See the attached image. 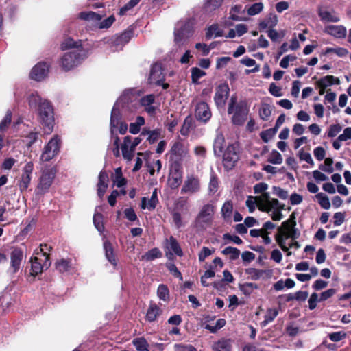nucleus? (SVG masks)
I'll list each match as a JSON object with an SVG mask.
<instances>
[{"instance_id": "nucleus-33", "label": "nucleus", "mask_w": 351, "mask_h": 351, "mask_svg": "<svg viewBox=\"0 0 351 351\" xmlns=\"http://www.w3.org/2000/svg\"><path fill=\"white\" fill-rule=\"evenodd\" d=\"M102 17L103 15L94 12H82L79 14L80 19L88 21H99Z\"/></svg>"}, {"instance_id": "nucleus-46", "label": "nucleus", "mask_w": 351, "mask_h": 351, "mask_svg": "<svg viewBox=\"0 0 351 351\" xmlns=\"http://www.w3.org/2000/svg\"><path fill=\"white\" fill-rule=\"evenodd\" d=\"M271 114L270 106L267 104H263L259 110V117L262 120L267 121Z\"/></svg>"}, {"instance_id": "nucleus-50", "label": "nucleus", "mask_w": 351, "mask_h": 351, "mask_svg": "<svg viewBox=\"0 0 351 351\" xmlns=\"http://www.w3.org/2000/svg\"><path fill=\"white\" fill-rule=\"evenodd\" d=\"M263 10V4L261 2L255 3L252 4V5L247 7L246 10L247 12V14L249 16H254L260 12H261Z\"/></svg>"}, {"instance_id": "nucleus-57", "label": "nucleus", "mask_w": 351, "mask_h": 351, "mask_svg": "<svg viewBox=\"0 0 351 351\" xmlns=\"http://www.w3.org/2000/svg\"><path fill=\"white\" fill-rule=\"evenodd\" d=\"M166 266L169 272L174 277L179 278L180 280H183V277L181 272L178 270V269L173 263H167Z\"/></svg>"}, {"instance_id": "nucleus-63", "label": "nucleus", "mask_w": 351, "mask_h": 351, "mask_svg": "<svg viewBox=\"0 0 351 351\" xmlns=\"http://www.w3.org/2000/svg\"><path fill=\"white\" fill-rule=\"evenodd\" d=\"M328 338L333 342H338L346 338V334L343 331H338L328 335Z\"/></svg>"}, {"instance_id": "nucleus-40", "label": "nucleus", "mask_w": 351, "mask_h": 351, "mask_svg": "<svg viewBox=\"0 0 351 351\" xmlns=\"http://www.w3.org/2000/svg\"><path fill=\"white\" fill-rule=\"evenodd\" d=\"M112 181L114 185L120 188L126 184L125 179L123 177L122 170L121 168L115 169L114 176L112 178Z\"/></svg>"}, {"instance_id": "nucleus-49", "label": "nucleus", "mask_w": 351, "mask_h": 351, "mask_svg": "<svg viewBox=\"0 0 351 351\" xmlns=\"http://www.w3.org/2000/svg\"><path fill=\"white\" fill-rule=\"evenodd\" d=\"M56 269L61 273L68 271L71 267L70 261L68 259H61L56 263Z\"/></svg>"}, {"instance_id": "nucleus-24", "label": "nucleus", "mask_w": 351, "mask_h": 351, "mask_svg": "<svg viewBox=\"0 0 351 351\" xmlns=\"http://www.w3.org/2000/svg\"><path fill=\"white\" fill-rule=\"evenodd\" d=\"M247 6L243 8L242 5H235L231 8L229 12V18L234 21H246L247 18L243 17V14H245Z\"/></svg>"}, {"instance_id": "nucleus-17", "label": "nucleus", "mask_w": 351, "mask_h": 351, "mask_svg": "<svg viewBox=\"0 0 351 351\" xmlns=\"http://www.w3.org/2000/svg\"><path fill=\"white\" fill-rule=\"evenodd\" d=\"M23 252L19 248L14 249L10 254V268L12 273H16L20 267L23 259Z\"/></svg>"}, {"instance_id": "nucleus-59", "label": "nucleus", "mask_w": 351, "mask_h": 351, "mask_svg": "<svg viewBox=\"0 0 351 351\" xmlns=\"http://www.w3.org/2000/svg\"><path fill=\"white\" fill-rule=\"evenodd\" d=\"M276 228V225L271 222L270 221H267L265 223H263L262 228H261V237H265V235L269 236L270 234V230H274Z\"/></svg>"}, {"instance_id": "nucleus-41", "label": "nucleus", "mask_w": 351, "mask_h": 351, "mask_svg": "<svg viewBox=\"0 0 351 351\" xmlns=\"http://www.w3.org/2000/svg\"><path fill=\"white\" fill-rule=\"evenodd\" d=\"M265 271L256 268H247L245 269V274H247L253 280H259L265 274Z\"/></svg>"}, {"instance_id": "nucleus-20", "label": "nucleus", "mask_w": 351, "mask_h": 351, "mask_svg": "<svg viewBox=\"0 0 351 351\" xmlns=\"http://www.w3.org/2000/svg\"><path fill=\"white\" fill-rule=\"evenodd\" d=\"M156 97L153 94L147 95L141 98L140 103L144 107L145 112L150 116L156 114V108L153 106Z\"/></svg>"}, {"instance_id": "nucleus-54", "label": "nucleus", "mask_w": 351, "mask_h": 351, "mask_svg": "<svg viewBox=\"0 0 351 351\" xmlns=\"http://www.w3.org/2000/svg\"><path fill=\"white\" fill-rule=\"evenodd\" d=\"M205 75L206 73L197 67H193L191 69V80L194 84H198L199 80Z\"/></svg>"}, {"instance_id": "nucleus-39", "label": "nucleus", "mask_w": 351, "mask_h": 351, "mask_svg": "<svg viewBox=\"0 0 351 351\" xmlns=\"http://www.w3.org/2000/svg\"><path fill=\"white\" fill-rule=\"evenodd\" d=\"M233 211V204L231 201H226L221 208V215L225 220L230 219Z\"/></svg>"}, {"instance_id": "nucleus-30", "label": "nucleus", "mask_w": 351, "mask_h": 351, "mask_svg": "<svg viewBox=\"0 0 351 351\" xmlns=\"http://www.w3.org/2000/svg\"><path fill=\"white\" fill-rule=\"evenodd\" d=\"M104 249L105 251L106 258L114 266V267H116L117 265V260L114 253L112 244L108 241H104Z\"/></svg>"}, {"instance_id": "nucleus-64", "label": "nucleus", "mask_w": 351, "mask_h": 351, "mask_svg": "<svg viewBox=\"0 0 351 351\" xmlns=\"http://www.w3.org/2000/svg\"><path fill=\"white\" fill-rule=\"evenodd\" d=\"M175 351H197L191 344L176 343L174 345Z\"/></svg>"}, {"instance_id": "nucleus-26", "label": "nucleus", "mask_w": 351, "mask_h": 351, "mask_svg": "<svg viewBox=\"0 0 351 351\" xmlns=\"http://www.w3.org/2000/svg\"><path fill=\"white\" fill-rule=\"evenodd\" d=\"M158 202V199L157 196V191L156 189H154L151 198L148 200V202L147 201V198L145 197L141 199V208L142 209L147 208L149 210H153L156 208Z\"/></svg>"}, {"instance_id": "nucleus-10", "label": "nucleus", "mask_w": 351, "mask_h": 351, "mask_svg": "<svg viewBox=\"0 0 351 351\" xmlns=\"http://www.w3.org/2000/svg\"><path fill=\"white\" fill-rule=\"evenodd\" d=\"M56 173V171L53 168L43 171L37 186V190L40 193H44L48 191L53 183Z\"/></svg>"}, {"instance_id": "nucleus-31", "label": "nucleus", "mask_w": 351, "mask_h": 351, "mask_svg": "<svg viewBox=\"0 0 351 351\" xmlns=\"http://www.w3.org/2000/svg\"><path fill=\"white\" fill-rule=\"evenodd\" d=\"M213 36L219 37L223 36V31L219 28L218 24H213L206 29V38L210 39Z\"/></svg>"}, {"instance_id": "nucleus-29", "label": "nucleus", "mask_w": 351, "mask_h": 351, "mask_svg": "<svg viewBox=\"0 0 351 351\" xmlns=\"http://www.w3.org/2000/svg\"><path fill=\"white\" fill-rule=\"evenodd\" d=\"M225 138L221 133H217L213 142V152L216 156H221L223 152Z\"/></svg>"}, {"instance_id": "nucleus-43", "label": "nucleus", "mask_w": 351, "mask_h": 351, "mask_svg": "<svg viewBox=\"0 0 351 351\" xmlns=\"http://www.w3.org/2000/svg\"><path fill=\"white\" fill-rule=\"evenodd\" d=\"M222 254L229 256L231 261H234L239 257L240 250L236 247L228 246L222 250Z\"/></svg>"}, {"instance_id": "nucleus-14", "label": "nucleus", "mask_w": 351, "mask_h": 351, "mask_svg": "<svg viewBox=\"0 0 351 351\" xmlns=\"http://www.w3.org/2000/svg\"><path fill=\"white\" fill-rule=\"evenodd\" d=\"M195 115L197 120L206 123L210 120L212 113L209 106L204 101H200L197 104L195 107Z\"/></svg>"}, {"instance_id": "nucleus-11", "label": "nucleus", "mask_w": 351, "mask_h": 351, "mask_svg": "<svg viewBox=\"0 0 351 351\" xmlns=\"http://www.w3.org/2000/svg\"><path fill=\"white\" fill-rule=\"evenodd\" d=\"M200 181L195 175L188 176L181 189L182 194H194L200 190Z\"/></svg>"}, {"instance_id": "nucleus-22", "label": "nucleus", "mask_w": 351, "mask_h": 351, "mask_svg": "<svg viewBox=\"0 0 351 351\" xmlns=\"http://www.w3.org/2000/svg\"><path fill=\"white\" fill-rule=\"evenodd\" d=\"M278 17L274 13L268 14L262 21L258 23L259 30L264 31L267 28L268 29L274 28L278 24Z\"/></svg>"}, {"instance_id": "nucleus-6", "label": "nucleus", "mask_w": 351, "mask_h": 351, "mask_svg": "<svg viewBox=\"0 0 351 351\" xmlns=\"http://www.w3.org/2000/svg\"><path fill=\"white\" fill-rule=\"evenodd\" d=\"M214 213L215 206L213 204H204L195 218L196 227L204 228L210 225L213 221Z\"/></svg>"}, {"instance_id": "nucleus-25", "label": "nucleus", "mask_w": 351, "mask_h": 351, "mask_svg": "<svg viewBox=\"0 0 351 351\" xmlns=\"http://www.w3.org/2000/svg\"><path fill=\"white\" fill-rule=\"evenodd\" d=\"M232 341L226 338L218 340L212 346L213 351H232Z\"/></svg>"}, {"instance_id": "nucleus-9", "label": "nucleus", "mask_w": 351, "mask_h": 351, "mask_svg": "<svg viewBox=\"0 0 351 351\" xmlns=\"http://www.w3.org/2000/svg\"><path fill=\"white\" fill-rule=\"evenodd\" d=\"M60 147V139L56 136L52 138L47 145L45 146V149L40 156L43 161H49L59 152Z\"/></svg>"}, {"instance_id": "nucleus-23", "label": "nucleus", "mask_w": 351, "mask_h": 351, "mask_svg": "<svg viewBox=\"0 0 351 351\" xmlns=\"http://www.w3.org/2000/svg\"><path fill=\"white\" fill-rule=\"evenodd\" d=\"M97 183V195L102 199L108 188V176L105 171H100Z\"/></svg>"}, {"instance_id": "nucleus-8", "label": "nucleus", "mask_w": 351, "mask_h": 351, "mask_svg": "<svg viewBox=\"0 0 351 351\" xmlns=\"http://www.w3.org/2000/svg\"><path fill=\"white\" fill-rule=\"evenodd\" d=\"M188 154L184 145L180 142H176L170 150V159L173 162L172 167L178 171L180 167V162Z\"/></svg>"}, {"instance_id": "nucleus-45", "label": "nucleus", "mask_w": 351, "mask_h": 351, "mask_svg": "<svg viewBox=\"0 0 351 351\" xmlns=\"http://www.w3.org/2000/svg\"><path fill=\"white\" fill-rule=\"evenodd\" d=\"M103 215L96 212L93 216V223L96 229L100 232L102 233L104 231V225L103 222Z\"/></svg>"}, {"instance_id": "nucleus-32", "label": "nucleus", "mask_w": 351, "mask_h": 351, "mask_svg": "<svg viewBox=\"0 0 351 351\" xmlns=\"http://www.w3.org/2000/svg\"><path fill=\"white\" fill-rule=\"evenodd\" d=\"M132 343L137 351H149L148 349L149 344L143 337L134 338Z\"/></svg>"}, {"instance_id": "nucleus-7", "label": "nucleus", "mask_w": 351, "mask_h": 351, "mask_svg": "<svg viewBox=\"0 0 351 351\" xmlns=\"http://www.w3.org/2000/svg\"><path fill=\"white\" fill-rule=\"evenodd\" d=\"M223 165L227 170L232 169L239 159V153L235 145L230 144L223 152Z\"/></svg>"}, {"instance_id": "nucleus-51", "label": "nucleus", "mask_w": 351, "mask_h": 351, "mask_svg": "<svg viewBox=\"0 0 351 351\" xmlns=\"http://www.w3.org/2000/svg\"><path fill=\"white\" fill-rule=\"evenodd\" d=\"M223 0H206L204 8L206 12H213L219 8Z\"/></svg>"}, {"instance_id": "nucleus-13", "label": "nucleus", "mask_w": 351, "mask_h": 351, "mask_svg": "<svg viewBox=\"0 0 351 351\" xmlns=\"http://www.w3.org/2000/svg\"><path fill=\"white\" fill-rule=\"evenodd\" d=\"M133 36L132 30H126L119 35H116L111 38L112 47L114 49L112 51H118L121 49L122 47L127 44Z\"/></svg>"}, {"instance_id": "nucleus-18", "label": "nucleus", "mask_w": 351, "mask_h": 351, "mask_svg": "<svg viewBox=\"0 0 351 351\" xmlns=\"http://www.w3.org/2000/svg\"><path fill=\"white\" fill-rule=\"evenodd\" d=\"M164 80L162 67L159 64H154L152 66L150 74L148 79L149 84L160 85Z\"/></svg>"}, {"instance_id": "nucleus-58", "label": "nucleus", "mask_w": 351, "mask_h": 351, "mask_svg": "<svg viewBox=\"0 0 351 351\" xmlns=\"http://www.w3.org/2000/svg\"><path fill=\"white\" fill-rule=\"evenodd\" d=\"M141 0H130L125 5L121 8L119 15L123 16L128 10L135 7Z\"/></svg>"}, {"instance_id": "nucleus-35", "label": "nucleus", "mask_w": 351, "mask_h": 351, "mask_svg": "<svg viewBox=\"0 0 351 351\" xmlns=\"http://www.w3.org/2000/svg\"><path fill=\"white\" fill-rule=\"evenodd\" d=\"M162 254L161 251L157 247H154L143 254L141 259L146 261H152L156 258L162 257Z\"/></svg>"}, {"instance_id": "nucleus-36", "label": "nucleus", "mask_w": 351, "mask_h": 351, "mask_svg": "<svg viewBox=\"0 0 351 351\" xmlns=\"http://www.w3.org/2000/svg\"><path fill=\"white\" fill-rule=\"evenodd\" d=\"M219 188V180L218 178L213 171V169H211L210 171V182H209V186H208V191L210 194H215Z\"/></svg>"}, {"instance_id": "nucleus-60", "label": "nucleus", "mask_w": 351, "mask_h": 351, "mask_svg": "<svg viewBox=\"0 0 351 351\" xmlns=\"http://www.w3.org/2000/svg\"><path fill=\"white\" fill-rule=\"evenodd\" d=\"M332 159L330 158H327L325 159L324 164L319 165V169L327 173H332L333 167H332Z\"/></svg>"}, {"instance_id": "nucleus-3", "label": "nucleus", "mask_w": 351, "mask_h": 351, "mask_svg": "<svg viewBox=\"0 0 351 351\" xmlns=\"http://www.w3.org/2000/svg\"><path fill=\"white\" fill-rule=\"evenodd\" d=\"M193 32V23L190 20L179 21L174 29V41L178 46L184 45Z\"/></svg>"}, {"instance_id": "nucleus-15", "label": "nucleus", "mask_w": 351, "mask_h": 351, "mask_svg": "<svg viewBox=\"0 0 351 351\" xmlns=\"http://www.w3.org/2000/svg\"><path fill=\"white\" fill-rule=\"evenodd\" d=\"M230 92L229 86L224 83L218 86L216 88L214 100L217 106H223L228 99Z\"/></svg>"}, {"instance_id": "nucleus-52", "label": "nucleus", "mask_w": 351, "mask_h": 351, "mask_svg": "<svg viewBox=\"0 0 351 351\" xmlns=\"http://www.w3.org/2000/svg\"><path fill=\"white\" fill-rule=\"evenodd\" d=\"M267 161L271 164L280 165L282 162V155L278 151L274 149L270 153Z\"/></svg>"}, {"instance_id": "nucleus-42", "label": "nucleus", "mask_w": 351, "mask_h": 351, "mask_svg": "<svg viewBox=\"0 0 351 351\" xmlns=\"http://www.w3.org/2000/svg\"><path fill=\"white\" fill-rule=\"evenodd\" d=\"M257 289H258V285L252 282H245L239 285L240 291L246 296L251 295L253 291Z\"/></svg>"}, {"instance_id": "nucleus-53", "label": "nucleus", "mask_w": 351, "mask_h": 351, "mask_svg": "<svg viewBox=\"0 0 351 351\" xmlns=\"http://www.w3.org/2000/svg\"><path fill=\"white\" fill-rule=\"evenodd\" d=\"M264 197L265 200L267 202V208H269L268 212L271 211L273 208H278L281 206H280L279 201L277 199H270L269 195L268 193H264Z\"/></svg>"}, {"instance_id": "nucleus-62", "label": "nucleus", "mask_w": 351, "mask_h": 351, "mask_svg": "<svg viewBox=\"0 0 351 351\" xmlns=\"http://www.w3.org/2000/svg\"><path fill=\"white\" fill-rule=\"evenodd\" d=\"M264 193L262 194L261 196L256 197V206H258V209L261 211H265L268 213L269 208L267 206V202L265 200L264 197Z\"/></svg>"}, {"instance_id": "nucleus-2", "label": "nucleus", "mask_w": 351, "mask_h": 351, "mask_svg": "<svg viewBox=\"0 0 351 351\" xmlns=\"http://www.w3.org/2000/svg\"><path fill=\"white\" fill-rule=\"evenodd\" d=\"M237 97L232 95L230 99L228 113L232 114V122L234 125H242L247 120L249 113V107L245 100L237 102Z\"/></svg>"}, {"instance_id": "nucleus-61", "label": "nucleus", "mask_w": 351, "mask_h": 351, "mask_svg": "<svg viewBox=\"0 0 351 351\" xmlns=\"http://www.w3.org/2000/svg\"><path fill=\"white\" fill-rule=\"evenodd\" d=\"M75 48L80 49L77 42H75L71 38H68L61 44V49L66 50L68 49Z\"/></svg>"}, {"instance_id": "nucleus-16", "label": "nucleus", "mask_w": 351, "mask_h": 351, "mask_svg": "<svg viewBox=\"0 0 351 351\" xmlns=\"http://www.w3.org/2000/svg\"><path fill=\"white\" fill-rule=\"evenodd\" d=\"M48 71V64L45 62H39L32 69L30 76L34 80L41 81L47 76Z\"/></svg>"}, {"instance_id": "nucleus-5", "label": "nucleus", "mask_w": 351, "mask_h": 351, "mask_svg": "<svg viewBox=\"0 0 351 351\" xmlns=\"http://www.w3.org/2000/svg\"><path fill=\"white\" fill-rule=\"evenodd\" d=\"M85 58L84 51L82 49L65 53L61 58V66L65 71H69L79 65Z\"/></svg>"}, {"instance_id": "nucleus-56", "label": "nucleus", "mask_w": 351, "mask_h": 351, "mask_svg": "<svg viewBox=\"0 0 351 351\" xmlns=\"http://www.w3.org/2000/svg\"><path fill=\"white\" fill-rule=\"evenodd\" d=\"M141 134L142 135L148 134L147 141L150 143H154L158 139L160 133V131L158 130H154L152 131H147V132H146L145 130H143Z\"/></svg>"}, {"instance_id": "nucleus-12", "label": "nucleus", "mask_w": 351, "mask_h": 351, "mask_svg": "<svg viewBox=\"0 0 351 351\" xmlns=\"http://www.w3.org/2000/svg\"><path fill=\"white\" fill-rule=\"evenodd\" d=\"M31 262V274L36 276L41 274L44 269H47L51 265V261L49 258L45 257L42 258L39 256H34L30 259Z\"/></svg>"}, {"instance_id": "nucleus-44", "label": "nucleus", "mask_w": 351, "mask_h": 351, "mask_svg": "<svg viewBox=\"0 0 351 351\" xmlns=\"http://www.w3.org/2000/svg\"><path fill=\"white\" fill-rule=\"evenodd\" d=\"M315 197L322 208L328 210L330 208V200L326 195L323 193H319L315 195Z\"/></svg>"}, {"instance_id": "nucleus-37", "label": "nucleus", "mask_w": 351, "mask_h": 351, "mask_svg": "<svg viewBox=\"0 0 351 351\" xmlns=\"http://www.w3.org/2000/svg\"><path fill=\"white\" fill-rule=\"evenodd\" d=\"M278 315V310L277 308H268L264 316V320L261 322L263 326H267L269 323L273 322Z\"/></svg>"}, {"instance_id": "nucleus-55", "label": "nucleus", "mask_w": 351, "mask_h": 351, "mask_svg": "<svg viewBox=\"0 0 351 351\" xmlns=\"http://www.w3.org/2000/svg\"><path fill=\"white\" fill-rule=\"evenodd\" d=\"M43 100L40 97L37 93H32L28 97V103L32 108H36L37 106L39 107L40 103H42Z\"/></svg>"}, {"instance_id": "nucleus-1", "label": "nucleus", "mask_w": 351, "mask_h": 351, "mask_svg": "<svg viewBox=\"0 0 351 351\" xmlns=\"http://www.w3.org/2000/svg\"><path fill=\"white\" fill-rule=\"evenodd\" d=\"M278 232L275 235V240L282 251L287 253V256L291 254L289 247L286 245L285 241L288 239L295 240L300 236V230L296 228L295 216L292 213L289 219L283 221L277 228Z\"/></svg>"}, {"instance_id": "nucleus-28", "label": "nucleus", "mask_w": 351, "mask_h": 351, "mask_svg": "<svg viewBox=\"0 0 351 351\" xmlns=\"http://www.w3.org/2000/svg\"><path fill=\"white\" fill-rule=\"evenodd\" d=\"M333 84H340V80L338 77L333 75H326L316 82L317 87L328 88Z\"/></svg>"}, {"instance_id": "nucleus-38", "label": "nucleus", "mask_w": 351, "mask_h": 351, "mask_svg": "<svg viewBox=\"0 0 351 351\" xmlns=\"http://www.w3.org/2000/svg\"><path fill=\"white\" fill-rule=\"evenodd\" d=\"M167 242L168 247L170 248L175 254H176L178 256H182L183 255L182 249L178 242L173 236H171L169 237Z\"/></svg>"}, {"instance_id": "nucleus-4", "label": "nucleus", "mask_w": 351, "mask_h": 351, "mask_svg": "<svg viewBox=\"0 0 351 351\" xmlns=\"http://www.w3.org/2000/svg\"><path fill=\"white\" fill-rule=\"evenodd\" d=\"M39 118L43 125L45 128L46 133L49 134L52 132L53 127V108L51 103L47 100H43L38 108Z\"/></svg>"}, {"instance_id": "nucleus-27", "label": "nucleus", "mask_w": 351, "mask_h": 351, "mask_svg": "<svg viewBox=\"0 0 351 351\" xmlns=\"http://www.w3.org/2000/svg\"><path fill=\"white\" fill-rule=\"evenodd\" d=\"M162 313V310L155 303H151L147 311L145 319L149 322H153Z\"/></svg>"}, {"instance_id": "nucleus-47", "label": "nucleus", "mask_w": 351, "mask_h": 351, "mask_svg": "<svg viewBox=\"0 0 351 351\" xmlns=\"http://www.w3.org/2000/svg\"><path fill=\"white\" fill-rule=\"evenodd\" d=\"M157 295L160 300L167 301L169 298V291L167 286L160 284L157 289Z\"/></svg>"}, {"instance_id": "nucleus-19", "label": "nucleus", "mask_w": 351, "mask_h": 351, "mask_svg": "<svg viewBox=\"0 0 351 351\" xmlns=\"http://www.w3.org/2000/svg\"><path fill=\"white\" fill-rule=\"evenodd\" d=\"M318 16L322 21L326 23H337L340 21L339 14L333 10H328L319 8L318 10Z\"/></svg>"}, {"instance_id": "nucleus-21", "label": "nucleus", "mask_w": 351, "mask_h": 351, "mask_svg": "<svg viewBox=\"0 0 351 351\" xmlns=\"http://www.w3.org/2000/svg\"><path fill=\"white\" fill-rule=\"evenodd\" d=\"M324 33L337 38H344L346 36V28L343 25H329L324 27Z\"/></svg>"}, {"instance_id": "nucleus-34", "label": "nucleus", "mask_w": 351, "mask_h": 351, "mask_svg": "<svg viewBox=\"0 0 351 351\" xmlns=\"http://www.w3.org/2000/svg\"><path fill=\"white\" fill-rule=\"evenodd\" d=\"M121 119V114L119 110L117 108V104H115L112 108L110 116V130L112 132L114 128H117L119 123V121Z\"/></svg>"}, {"instance_id": "nucleus-48", "label": "nucleus", "mask_w": 351, "mask_h": 351, "mask_svg": "<svg viewBox=\"0 0 351 351\" xmlns=\"http://www.w3.org/2000/svg\"><path fill=\"white\" fill-rule=\"evenodd\" d=\"M226 324V322L224 319H219L216 323L215 325L212 326L210 324H206L204 326V328L209 330L212 333L217 332L219 329L223 328Z\"/></svg>"}]
</instances>
